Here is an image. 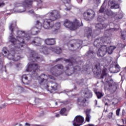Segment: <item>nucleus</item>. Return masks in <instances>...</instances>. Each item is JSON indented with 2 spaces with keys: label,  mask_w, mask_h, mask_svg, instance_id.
Listing matches in <instances>:
<instances>
[{
  "label": "nucleus",
  "mask_w": 126,
  "mask_h": 126,
  "mask_svg": "<svg viewBox=\"0 0 126 126\" xmlns=\"http://www.w3.org/2000/svg\"><path fill=\"white\" fill-rule=\"evenodd\" d=\"M46 17H48L49 19H44L42 23L39 21H37L35 26L36 27L32 28L31 31L28 32V34L25 33V32L18 31L17 32V34L18 36L16 37V39L13 37V35L11 33L10 35L9 41L14 45V50H12L10 51H7L6 47H4L2 49V52L4 54H7L8 55V59L9 60H12L14 62H17L20 60V56H17L15 54V57L14 58V55H13L14 53L15 54H20L22 53V51L23 50L24 48L23 47L25 45V39L29 40L30 39V35L29 34H32V35H37L39 33V30L41 27H43L44 29H50L52 26L50 25V20H56L60 17V15L58 11H54L53 12H50L48 13L46 15Z\"/></svg>",
  "instance_id": "f257e3e1"
},
{
  "label": "nucleus",
  "mask_w": 126,
  "mask_h": 126,
  "mask_svg": "<svg viewBox=\"0 0 126 126\" xmlns=\"http://www.w3.org/2000/svg\"><path fill=\"white\" fill-rule=\"evenodd\" d=\"M112 30L110 29L104 32V36L96 39L94 45L96 48H99L97 52V55L99 58H102L107 54V46L103 45L104 43L109 44L111 42V36H112Z\"/></svg>",
  "instance_id": "f03ea898"
},
{
  "label": "nucleus",
  "mask_w": 126,
  "mask_h": 126,
  "mask_svg": "<svg viewBox=\"0 0 126 126\" xmlns=\"http://www.w3.org/2000/svg\"><path fill=\"white\" fill-rule=\"evenodd\" d=\"M40 59L38 57H35V54H33L32 56L29 57L30 61H32V62L29 63L28 64L26 71L32 72V75L35 77H38V74L36 73V70L38 69L40 67L38 64L35 63L36 60H39Z\"/></svg>",
  "instance_id": "7ed1b4c3"
},
{
  "label": "nucleus",
  "mask_w": 126,
  "mask_h": 126,
  "mask_svg": "<svg viewBox=\"0 0 126 126\" xmlns=\"http://www.w3.org/2000/svg\"><path fill=\"white\" fill-rule=\"evenodd\" d=\"M63 25L66 28H68L70 30H76V29L80 26V22L76 19H74L73 22L66 19L64 22Z\"/></svg>",
  "instance_id": "20e7f679"
},
{
  "label": "nucleus",
  "mask_w": 126,
  "mask_h": 126,
  "mask_svg": "<svg viewBox=\"0 0 126 126\" xmlns=\"http://www.w3.org/2000/svg\"><path fill=\"white\" fill-rule=\"evenodd\" d=\"M33 1L32 0H26L24 2L23 4L21 3H17L15 5L16 7H19V6H23L22 8L20 9L17 11V12H19L20 13H22V12H24L27 9L32 6V2Z\"/></svg>",
  "instance_id": "39448f33"
},
{
  "label": "nucleus",
  "mask_w": 126,
  "mask_h": 126,
  "mask_svg": "<svg viewBox=\"0 0 126 126\" xmlns=\"http://www.w3.org/2000/svg\"><path fill=\"white\" fill-rule=\"evenodd\" d=\"M64 62L66 63H68V66H66L65 68L66 70H68L69 69H72V70H80V67L79 66H74V64H76L77 62H75L73 59H65Z\"/></svg>",
  "instance_id": "423d86ee"
},
{
  "label": "nucleus",
  "mask_w": 126,
  "mask_h": 126,
  "mask_svg": "<svg viewBox=\"0 0 126 126\" xmlns=\"http://www.w3.org/2000/svg\"><path fill=\"white\" fill-rule=\"evenodd\" d=\"M63 66L62 64H58L50 69V72L55 76H59L63 73Z\"/></svg>",
  "instance_id": "0eeeda50"
},
{
  "label": "nucleus",
  "mask_w": 126,
  "mask_h": 126,
  "mask_svg": "<svg viewBox=\"0 0 126 126\" xmlns=\"http://www.w3.org/2000/svg\"><path fill=\"white\" fill-rule=\"evenodd\" d=\"M50 50L52 51V52L56 53V54H61V53H62V49H61L60 47H51L50 49H49L44 46L40 49V52L43 53L44 55H48Z\"/></svg>",
  "instance_id": "6e6552de"
},
{
  "label": "nucleus",
  "mask_w": 126,
  "mask_h": 126,
  "mask_svg": "<svg viewBox=\"0 0 126 126\" xmlns=\"http://www.w3.org/2000/svg\"><path fill=\"white\" fill-rule=\"evenodd\" d=\"M83 16L85 20H90V19H92L95 16V12L92 9H89L85 11Z\"/></svg>",
  "instance_id": "1a4fd4ad"
},
{
  "label": "nucleus",
  "mask_w": 126,
  "mask_h": 126,
  "mask_svg": "<svg viewBox=\"0 0 126 126\" xmlns=\"http://www.w3.org/2000/svg\"><path fill=\"white\" fill-rule=\"evenodd\" d=\"M48 78H51V79H54V77L47 75L42 74L40 76L38 77L37 79L39 80V84H45V83L47 82V79Z\"/></svg>",
  "instance_id": "9d476101"
},
{
  "label": "nucleus",
  "mask_w": 126,
  "mask_h": 126,
  "mask_svg": "<svg viewBox=\"0 0 126 126\" xmlns=\"http://www.w3.org/2000/svg\"><path fill=\"white\" fill-rule=\"evenodd\" d=\"M107 83L108 85L107 89L109 90L111 92H116V90L118 89V85L114 82L112 79L108 81Z\"/></svg>",
  "instance_id": "9b49d317"
},
{
  "label": "nucleus",
  "mask_w": 126,
  "mask_h": 126,
  "mask_svg": "<svg viewBox=\"0 0 126 126\" xmlns=\"http://www.w3.org/2000/svg\"><path fill=\"white\" fill-rule=\"evenodd\" d=\"M104 13L107 14L108 16H113V17H115L116 20L122 19V18H123V14H118V13H114L109 10H106V11L104 12Z\"/></svg>",
  "instance_id": "f8f14e48"
},
{
  "label": "nucleus",
  "mask_w": 126,
  "mask_h": 126,
  "mask_svg": "<svg viewBox=\"0 0 126 126\" xmlns=\"http://www.w3.org/2000/svg\"><path fill=\"white\" fill-rule=\"evenodd\" d=\"M84 122V118L81 116H77L73 121V125L74 126H80L82 123Z\"/></svg>",
  "instance_id": "ddd939ff"
},
{
  "label": "nucleus",
  "mask_w": 126,
  "mask_h": 126,
  "mask_svg": "<svg viewBox=\"0 0 126 126\" xmlns=\"http://www.w3.org/2000/svg\"><path fill=\"white\" fill-rule=\"evenodd\" d=\"M54 11H57V12H58V14H59L60 17L55 20L49 21L50 26H51V27L50 28L47 29H51V28H53V27L54 29H55V31H57V30H59V29H60V28H61V23H60V22L57 23L54 26H52V25H51V22H53V21H55L57 20V19H59V18H61V14H60V12H59V11H57L55 10L51 11V12H53Z\"/></svg>",
  "instance_id": "4468645a"
},
{
  "label": "nucleus",
  "mask_w": 126,
  "mask_h": 126,
  "mask_svg": "<svg viewBox=\"0 0 126 126\" xmlns=\"http://www.w3.org/2000/svg\"><path fill=\"white\" fill-rule=\"evenodd\" d=\"M101 66H102V65H101L99 62H96L94 63V67L95 69L94 71L96 72V74H100V73H101V71H102V70L101 69Z\"/></svg>",
  "instance_id": "2eb2a0df"
},
{
  "label": "nucleus",
  "mask_w": 126,
  "mask_h": 126,
  "mask_svg": "<svg viewBox=\"0 0 126 126\" xmlns=\"http://www.w3.org/2000/svg\"><path fill=\"white\" fill-rule=\"evenodd\" d=\"M42 39L39 37H35L34 40L32 41V44L33 46H40L41 44Z\"/></svg>",
  "instance_id": "dca6fc26"
},
{
  "label": "nucleus",
  "mask_w": 126,
  "mask_h": 126,
  "mask_svg": "<svg viewBox=\"0 0 126 126\" xmlns=\"http://www.w3.org/2000/svg\"><path fill=\"white\" fill-rule=\"evenodd\" d=\"M64 3H65V6L66 8H65V10L68 11L70 10L71 8V5H70V0H62Z\"/></svg>",
  "instance_id": "f3484780"
},
{
  "label": "nucleus",
  "mask_w": 126,
  "mask_h": 126,
  "mask_svg": "<svg viewBox=\"0 0 126 126\" xmlns=\"http://www.w3.org/2000/svg\"><path fill=\"white\" fill-rule=\"evenodd\" d=\"M92 34V30L89 28H86L85 29V36L87 37V38H89L91 37V35Z\"/></svg>",
  "instance_id": "a211bd4d"
},
{
  "label": "nucleus",
  "mask_w": 126,
  "mask_h": 126,
  "mask_svg": "<svg viewBox=\"0 0 126 126\" xmlns=\"http://www.w3.org/2000/svg\"><path fill=\"white\" fill-rule=\"evenodd\" d=\"M85 102H86L85 98L81 97L78 99L77 104L79 105V106H84Z\"/></svg>",
  "instance_id": "6ab92c4d"
},
{
  "label": "nucleus",
  "mask_w": 126,
  "mask_h": 126,
  "mask_svg": "<svg viewBox=\"0 0 126 126\" xmlns=\"http://www.w3.org/2000/svg\"><path fill=\"white\" fill-rule=\"evenodd\" d=\"M45 43L46 45H55L56 44V40L54 38H47L45 40Z\"/></svg>",
  "instance_id": "aec40b11"
},
{
  "label": "nucleus",
  "mask_w": 126,
  "mask_h": 126,
  "mask_svg": "<svg viewBox=\"0 0 126 126\" xmlns=\"http://www.w3.org/2000/svg\"><path fill=\"white\" fill-rule=\"evenodd\" d=\"M109 3L111 4L110 8H111V9H117L118 8H120L119 4L114 2L113 1H109Z\"/></svg>",
  "instance_id": "412c9836"
},
{
  "label": "nucleus",
  "mask_w": 126,
  "mask_h": 126,
  "mask_svg": "<svg viewBox=\"0 0 126 126\" xmlns=\"http://www.w3.org/2000/svg\"><path fill=\"white\" fill-rule=\"evenodd\" d=\"M91 112V109H87L86 110V121L87 122H90V119H91V116L90 115V112Z\"/></svg>",
  "instance_id": "4be33fe9"
},
{
  "label": "nucleus",
  "mask_w": 126,
  "mask_h": 126,
  "mask_svg": "<svg viewBox=\"0 0 126 126\" xmlns=\"http://www.w3.org/2000/svg\"><path fill=\"white\" fill-rule=\"evenodd\" d=\"M16 27V22H12L9 27V29L11 32V33L13 32V29Z\"/></svg>",
  "instance_id": "5701e85b"
},
{
  "label": "nucleus",
  "mask_w": 126,
  "mask_h": 126,
  "mask_svg": "<svg viewBox=\"0 0 126 126\" xmlns=\"http://www.w3.org/2000/svg\"><path fill=\"white\" fill-rule=\"evenodd\" d=\"M107 27V25L106 24H102L101 23L100 24H97L95 25V28H97V29H99L101 30V29H104V28H106Z\"/></svg>",
  "instance_id": "b1692460"
},
{
  "label": "nucleus",
  "mask_w": 126,
  "mask_h": 126,
  "mask_svg": "<svg viewBox=\"0 0 126 126\" xmlns=\"http://www.w3.org/2000/svg\"><path fill=\"white\" fill-rule=\"evenodd\" d=\"M116 49L115 47L114 46H110L109 47L108 49H106V52H107V53L111 55L112 54H113V51Z\"/></svg>",
  "instance_id": "393cba45"
},
{
  "label": "nucleus",
  "mask_w": 126,
  "mask_h": 126,
  "mask_svg": "<svg viewBox=\"0 0 126 126\" xmlns=\"http://www.w3.org/2000/svg\"><path fill=\"white\" fill-rule=\"evenodd\" d=\"M60 114L62 116H67V111H66V109L65 108L62 109L60 111Z\"/></svg>",
  "instance_id": "a878e982"
},
{
  "label": "nucleus",
  "mask_w": 126,
  "mask_h": 126,
  "mask_svg": "<svg viewBox=\"0 0 126 126\" xmlns=\"http://www.w3.org/2000/svg\"><path fill=\"white\" fill-rule=\"evenodd\" d=\"M95 94L96 95L98 99H100L103 97V94L100 92H96V91H94Z\"/></svg>",
  "instance_id": "bb28decb"
},
{
  "label": "nucleus",
  "mask_w": 126,
  "mask_h": 126,
  "mask_svg": "<svg viewBox=\"0 0 126 126\" xmlns=\"http://www.w3.org/2000/svg\"><path fill=\"white\" fill-rule=\"evenodd\" d=\"M87 56L88 57H89L90 58H93V56L95 55V53H94L93 51L90 50V49L89 50V51L87 53Z\"/></svg>",
  "instance_id": "cd10ccee"
},
{
  "label": "nucleus",
  "mask_w": 126,
  "mask_h": 126,
  "mask_svg": "<svg viewBox=\"0 0 126 126\" xmlns=\"http://www.w3.org/2000/svg\"><path fill=\"white\" fill-rule=\"evenodd\" d=\"M85 98H91V97H92V93L90 91H87L85 94Z\"/></svg>",
  "instance_id": "c85d7f7f"
},
{
  "label": "nucleus",
  "mask_w": 126,
  "mask_h": 126,
  "mask_svg": "<svg viewBox=\"0 0 126 126\" xmlns=\"http://www.w3.org/2000/svg\"><path fill=\"white\" fill-rule=\"evenodd\" d=\"M105 76H107V73H106V70H103L102 72L101 75L100 76L101 78H104Z\"/></svg>",
  "instance_id": "c756f323"
},
{
  "label": "nucleus",
  "mask_w": 126,
  "mask_h": 126,
  "mask_svg": "<svg viewBox=\"0 0 126 126\" xmlns=\"http://www.w3.org/2000/svg\"><path fill=\"white\" fill-rule=\"evenodd\" d=\"M121 38L123 39V40H125L126 39V32L123 31L121 32Z\"/></svg>",
  "instance_id": "7c9ffc66"
},
{
  "label": "nucleus",
  "mask_w": 126,
  "mask_h": 126,
  "mask_svg": "<svg viewBox=\"0 0 126 126\" xmlns=\"http://www.w3.org/2000/svg\"><path fill=\"white\" fill-rule=\"evenodd\" d=\"M115 68L116 69V71H115V72L117 73L120 71V68H121V67H120V65H119V64H117L115 65Z\"/></svg>",
  "instance_id": "2f4dec72"
},
{
  "label": "nucleus",
  "mask_w": 126,
  "mask_h": 126,
  "mask_svg": "<svg viewBox=\"0 0 126 126\" xmlns=\"http://www.w3.org/2000/svg\"><path fill=\"white\" fill-rule=\"evenodd\" d=\"M24 79L25 80H28V77H27L26 76V75H23L22 77V82L23 83H24V82H23V80H24Z\"/></svg>",
  "instance_id": "473e14b6"
},
{
  "label": "nucleus",
  "mask_w": 126,
  "mask_h": 126,
  "mask_svg": "<svg viewBox=\"0 0 126 126\" xmlns=\"http://www.w3.org/2000/svg\"><path fill=\"white\" fill-rule=\"evenodd\" d=\"M104 10H105V9L104 8V4H102L100 9H99V12L100 13H102V12H104Z\"/></svg>",
  "instance_id": "72a5a7b5"
},
{
  "label": "nucleus",
  "mask_w": 126,
  "mask_h": 126,
  "mask_svg": "<svg viewBox=\"0 0 126 126\" xmlns=\"http://www.w3.org/2000/svg\"><path fill=\"white\" fill-rule=\"evenodd\" d=\"M52 91H56L57 89V86L56 85V86H51Z\"/></svg>",
  "instance_id": "f704fd0d"
},
{
  "label": "nucleus",
  "mask_w": 126,
  "mask_h": 126,
  "mask_svg": "<svg viewBox=\"0 0 126 126\" xmlns=\"http://www.w3.org/2000/svg\"><path fill=\"white\" fill-rule=\"evenodd\" d=\"M107 117L108 119H112L113 118V112H110L108 114Z\"/></svg>",
  "instance_id": "c9c22d12"
},
{
  "label": "nucleus",
  "mask_w": 126,
  "mask_h": 126,
  "mask_svg": "<svg viewBox=\"0 0 126 126\" xmlns=\"http://www.w3.org/2000/svg\"><path fill=\"white\" fill-rule=\"evenodd\" d=\"M120 112H121V109L119 108L116 110L117 116H120Z\"/></svg>",
  "instance_id": "e433bc0d"
},
{
  "label": "nucleus",
  "mask_w": 126,
  "mask_h": 126,
  "mask_svg": "<svg viewBox=\"0 0 126 126\" xmlns=\"http://www.w3.org/2000/svg\"><path fill=\"white\" fill-rule=\"evenodd\" d=\"M4 5H5L4 2H0V7H2V6H4Z\"/></svg>",
  "instance_id": "4c0bfd02"
},
{
  "label": "nucleus",
  "mask_w": 126,
  "mask_h": 126,
  "mask_svg": "<svg viewBox=\"0 0 126 126\" xmlns=\"http://www.w3.org/2000/svg\"><path fill=\"white\" fill-rule=\"evenodd\" d=\"M122 121L124 125L121 126H126V120H122Z\"/></svg>",
  "instance_id": "58836bf2"
},
{
  "label": "nucleus",
  "mask_w": 126,
  "mask_h": 126,
  "mask_svg": "<svg viewBox=\"0 0 126 126\" xmlns=\"http://www.w3.org/2000/svg\"><path fill=\"white\" fill-rule=\"evenodd\" d=\"M28 12L30 14H33L34 13V11L32 10L31 11H29Z\"/></svg>",
  "instance_id": "ea45409f"
},
{
  "label": "nucleus",
  "mask_w": 126,
  "mask_h": 126,
  "mask_svg": "<svg viewBox=\"0 0 126 126\" xmlns=\"http://www.w3.org/2000/svg\"><path fill=\"white\" fill-rule=\"evenodd\" d=\"M25 126H31V125L28 123H26L25 124Z\"/></svg>",
  "instance_id": "a19ab883"
},
{
  "label": "nucleus",
  "mask_w": 126,
  "mask_h": 126,
  "mask_svg": "<svg viewBox=\"0 0 126 126\" xmlns=\"http://www.w3.org/2000/svg\"><path fill=\"white\" fill-rule=\"evenodd\" d=\"M77 0L78 2L79 3H81V2H82V1H83V0Z\"/></svg>",
  "instance_id": "79ce46f5"
},
{
  "label": "nucleus",
  "mask_w": 126,
  "mask_h": 126,
  "mask_svg": "<svg viewBox=\"0 0 126 126\" xmlns=\"http://www.w3.org/2000/svg\"><path fill=\"white\" fill-rule=\"evenodd\" d=\"M125 72L124 71H122L120 73V75H121V76H123L124 73Z\"/></svg>",
  "instance_id": "37998d69"
},
{
  "label": "nucleus",
  "mask_w": 126,
  "mask_h": 126,
  "mask_svg": "<svg viewBox=\"0 0 126 126\" xmlns=\"http://www.w3.org/2000/svg\"><path fill=\"white\" fill-rule=\"evenodd\" d=\"M95 0V1H96V2H97V3H100V0Z\"/></svg>",
  "instance_id": "c03bdc74"
},
{
  "label": "nucleus",
  "mask_w": 126,
  "mask_h": 126,
  "mask_svg": "<svg viewBox=\"0 0 126 126\" xmlns=\"http://www.w3.org/2000/svg\"><path fill=\"white\" fill-rule=\"evenodd\" d=\"M79 81L80 82L78 83V84H81V83L83 82V80H80Z\"/></svg>",
  "instance_id": "a18cd8bd"
},
{
  "label": "nucleus",
  "mask_w": 126,
  "mask_h": 126,
  "mask_svg": "<svg viewBox=\"0 0 126 126\" xmlns=\"http://www.w3.org/2000/svg\"><path fill=\"white\" fill-rule=\"evenodd\" d=\"M61 60H62L61 58L57 59L56 60V62H59V61H61Z\"/></svg>",
  "instance_id": "49530a36"
},
{
  "label": "nucleus",
  "mask_w": 126,
  "mask_h": 126,
  "mask_svg": "<svg viewBox=\"0 0 126 126\" xmlns=\"http://www.w3.org/2000/svg\"><path fill=\"white\" fill-rule=\"evenodd\" d=\"M37 2H39V3H42V0H38Z\"/></svg>",
  "instance_id": "de8ad7c7"
},
{
  "label": "nucleus",
  "mask_w": 126,
  "mask_h": 126,
  "mask_svg": "<svg viewBox=\"0 0 126 126\" xmlns=\"http://www.w3.org/2000/svg\"><path fill=\"white\" fill-rule=\"evenodd\" d=\"M56 117L57 118H59V117H60V114H56Z\"/></svg>",
  "instance_id": "09e8293b"
},
{
  "label": "nucleus",
  "mask_w": 126,
  "mask_h": 126,
  "mask_svg": "<svg viewBox=\"0 0 126 126\" xmlns=\"http://www.w3.org/2000/svg\"><path fill=\"white\" fill-rule=\"evenodd\" d=\"M70 46L72 48H73V47H74V45L72 44H70Z\"/></svg>",
  "instance_id": "8fccbe9b"
},
{
  "label": "nucleus",
  "mask_w": 126,
  "mask_h": 126,
  "mask_svg": "<svg viewBox=\"0 0 126 126\" xmlns=\"http://www.w3.org/2000/svg\"><path fill=\"white\" fill-rule=\"evenodd\" d=\"M32 126H39L38 125H32Z\"/></svg>",
  "instance_id": "3c124183"
},
{
  "label": "nucleus",
  "mask_w": 126,
  "mask_h": 126,
  "mask_svg": "<svg viewBox=\"0 0 126 126\" xmlns=\"http://www.w3.org/2000/svg\"><path fill=\"white\" fill-rule=\"evenodd\" d=\"M94 102L95 103V105H97V100H95Z\"/></svg>",
  "instance_id": "603ef678"
},
{
  "label": "nucleus",
  "mask_w": 126,
  "mask_h": 126,
  "mask_svg": "<svg viewBox=\"0 0 126 126\" xmlns=\"http://www.w3.org/2000/svg\"><path fill=\"white\" fill-rule=\"evenodd\" d=\"M18 126H23V125L21 124H18Z\"/></svg>",
  "instance_id": "864d4df0"
},
{
  "label": "nucleus",
  "mask_w": 126,
  "mask_h": 126,
  "mask_svg": "<svg viewBox=\"0 0 126 126\" xmlns=\"http://www.w3.org/2000/svg\"><path fill=\"white\" fill-rule=\"evenodd\" d=\"M6 105H5V104H3V107H6Z\"/></svg>",
  "instance_id": "5fc2aeb1"
},
{
  "label": "nucleus",
  "mask_w": 126,
  "mask_h": 126,
  "mask_svg": "<svg viewBox=\"0 0 126 126\" xmlns=\"http://www.w3.org/2000/svg\"><path fill=\"white\" fill-rule=\"evenodd\" d=\"M105 106H108V103H107V102L105 103Z\"/></svg>",
  "instance_id": "6e6d98bb"
},
{
  "label": "nucleus",
  "mask_w": 126,
  "mask_h": 126,
  "mask_svg": "<svg viewBox=\"0 0 126 126\" xmlns=\"http://www.w3.org/2000/svg\"><path fill=\"white\" fill-rule=\"evenodd\" d=\"M55 104L56 105V106H57L58 105V102H56Z\"/></svg>",
  "instance_id": "4d7b16f0"
},
{
  "label": "nucleus",
  "mask_w": 126,
  "mask_h": 126,
  "mask_svg": "<svg viewBox=\"0 0 126 126\" xmlns=\"http://www.w3.org/2000/svg\"><path fill=\"white\" fill-rule=\"evenodd\" d=\"M1 109H2V107H0V110H1Z\"/></svg>",
  "instance_id": "13d9d810"
},
{
  "label": "nucleus",
  "mask_w": 126,
  "mask_h": 126,
  "mask_svg": "<svg viewBox=\"0 0 126 126\" xmlns=\"http://www.w3.org/2000/svg\"><path fill=\"white\" fill-rule=\"evenodd\" d=\"M17 125H18V123L16 124L15 126H17Z\"/></svg>",
  "instance_id": "bf43d9fd"
},
{
  "label": "nucleus",
  "mask_w": 126,
  "mask_h": 126,
  "mask_svg": "<svg viewBox=\"0 0 126 126\" xmlns=\"http://www.w3.org/2000/svg\"><path fill=\"white\" fill-rule=\"evenodd\" d=\"M76 45L77 46V45H79V44L78 43H76Z\"/></svg>",
  "instance_id": "052dcab7"
},
{
  "label": "nucleus",
  "mask_w": 126,
  "mask_h": 126,
  "mask_svg": "<svg viewBox=\"0 0 126 126\" xmlns=\"http://www.w3.org/2000/svg\"><path fill=\"white\" fill-rule=\"evenodd\" d=\"M81 43L80 44H79V46H81Z\"/></svg>",
  "instance_id": "680f3d73"
},
{
  "label": "nucleus",
  "mask_w": 126,
  "mask_h": 126,
  "mask_svg": "<svg viewBox=\"0 0 126 126\" xmlns=\"http://www.w3.org/2000/svg\"><path fill=\"white\" fill-rule=\"evenodd\" d=\"M98 20H99V18H97Z\"/></svg>",
  "instance_id": "e2e57ef3"
},
{
  "label": "nucleus",
  "mask_w": 126,
  "mask_h": 126,
  "mask_svg": "<svg viewBox=\"0 0 126 126\" xmlns=\"http://www.w3.org/2000/svg\"><path fill=\"white\" fill-rule=\"evenodd\" d=\"M47 87H49V86H48V85H47Z\"/></svg>",
  "instance_id": "0e129e2a"
},
{
  "label": "nucleus",
  "mask_w": 126,
  "mask_h": 126,
  "mask_svg": "<svg viewBox=\"0 0 126 126\" xmlns=\"http://www.w3.org/2000/svg\"><path fill=\"white\" fill-rule=\"evenodd\" d=\"M81 43H82V41H81Z\"/></svg>",
  "instance_id": "69168bd1"
},
{
  "label": "nucleus",
  "mask_w": 126,
  "mask_h": 126,
  "mask_svg": "<svg viewBox=\"0 0 126 126\" xmlns=\"http://www.w3.org/2000/svg\"><path fill=\"white\" fill-rule=\"evenodd\" d=\"M4 56H6V55H4Z\"/></svg>",
  "instance_id": "338daca9"
}]
</instances>
